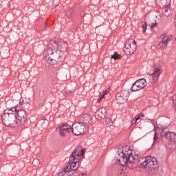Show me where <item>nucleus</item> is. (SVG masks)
I'll return each mask as SVG.
<instances>
[{"label":"nucleus","instance_id":"26","mask_svg":"<svg viewBox=\"0 0 176 176\" xmlns=\"http://www.w3.org/2000/svg\"><path fill=\"white\" fill-rule=\"evenodd\" d=\"M36 163H38V164H41V162H39V160L38 159H34L32 162L33 164H36Z\"/></svg>","mask_w":176,"mask_h":176},{"label":"nucleus","instance_id":"2","mask_svg":"<svg viewBox=\"0 0 176 176\" xmlns=\"http://www.w3.org/2000/svg\"><path fill=\"white\" fill-rule=\"evenodd\" d=\"M118 152L120 153L115 157V160L118 164H120L124 167L127 164L134 163L135 159L138 157L137 155H133V151L130 149L129 146H123L122 150Z\"/></svg>","mask_w":176,"mask_h":176},{"label":"nucleus","instance_id":"11","mask_svg":"<svg viewBox=\"0 0 176 176\" xmlns=\"http://www.w3.org/2000/svg\"><path fill=\"white\" fill-rule=\"evenodd\" d=\"M86 130V123L75 122L72 126V131L74 135H81Z\"/></svg>","mask_w":176,"mask_h":176},{"label":"nucleus","instance_id":"5","mask_svg":"<svg viewBox=\"0 0 176 176\" xmlns=\"http://www.w3.org/2000/svg\"><path fill=\"white\" fill-rule=\"evenodd\" d=\"M140 168H146L153 173L154 171H157L159 168V164H157V160L152 156H147L142 158L140 160Z\"/></svg>","mask_w":176,"mask_h":176},{"label":"nucleus","instance_id":"22","mask_svg":"<svg viewBox=\"0 0 176 176\" xmlns=\"http://www.w3.org/2000/svg\"><path fill=\"white\" fill-rule=\"evenodd\" d=\"M162 8H168L171 5V0H160Z\"/></svg>","mask_w":176,"mask_h":176},{"label":"nucleus","instance_id":"25","mask_svg":"<svg viewBox=\"0 0 176 176\" xmlns=\"http://www.w3.org/2000/svg\"><path fill=\"white\" fill-rule=\"evenodd\" d=\"M144 116H145V115H144V113H140L138 116V117H136V118H138V120H140V119H142V118H144Z\"/></svg>","mask_w":176,"mask_h":176},{"label":"nucleus","instance_id":"20","mask_svg":"<svg viewBox=\"0 0 176 176\" xmlns=\"http://www.w3.org/2000/svg\"><path fill=\"white\" fill-rule=\"evenodd\" d=\"M131 91H140V90H142L141 86H140L136 82H135L132 85V87L131 88Z\"/></svg>","mask_w":176,"mask_h":176},{"label":"nucleus","instance_id":"6","mask_svg":"<svg viewBox=\"0 0 176 176\" xmlns=\"http://www.w3.org/2000/svg\"><path fill=\"white\" fill-rule=\"evenodd\" d=\"M167 130L162 125L159 126L157 129H155V133L154 135V141H157V138L161 137V138H166L168 141H173L175 138V133L170 132L166 131Z\"/></svg>","mask_w":176,"mask_h":176},{"label":"nucleus","instance_id":"27","mask_svg":"<svg viewBox=\"0 0 176 176\" xmlns=\"http://www.w3.org/2000/svg\"><path fill=\"white\" fill-rule=\"evenodd\" d=\"M139 120H138V118L136 117V118H133V120H132V124H135V123H137V121H138Z\"/></svg>","mask_w":176,"mask_h":176},{"label":"nucleus","instance_id":"9","mask_svg":"<svg viewBox=\"0 0 176 176\" xmlns=\"http://www.w3.org/2000/svg\"><path fill=\"white\" fill-rule=\"evenodd\" d=\"M161 74H163V69L159 65H155L153 68V73L150 75V83H156L159 80Z\"/></svg>","mask_w":176,"mask_h":176},{"label":"nucleus","instance_id":"3","mask_svg":"<svg viewBox=\"0 0 176 176\" xmlns=\"http://www.w3.org/2000/svg\"><path fill=\"white\" fill-rule=\"evenodd\" d=\"M1 120L5 126L20 127V120L17 119V108L12 107L4 110Z\"/></svg>","mask_w":176,"mask_h":176},{"label":"nucleus","instance_id":"16","mask_svg":"<svg viewBox=\"0 0 176 176\" xmlns=\"http://www.w3.org/2000/svg\"><path fill=\"white\" fill-rule=\"evenodd\" d=\"M54 46H55V48L57 47L58 49V53H62L63 57H64V52L67 50V47H68V44L65 42H62L59 44V43H57V41L53 42Z\"/></svg>","mask_w":176,"mask_h":176},{"label":"nucleus","instance_id":"28","mask_svg":"<svg viewBox=\"0 0 176 176\" xmlns=\"http://www.w3.org/2000/svg\"><path fill=\"white\" fill-rule=\"evenodd\" d=\"M104 98V95H100V96L98 98V102H101V100Z\"/></svg>","mask_w":176,"mask_h":176},{"label":"nucleus","instance_id":"19","mask_svg":"<svg viewBox=\"0 0 176 176\" xmlns=\"http://www.w3.org/2000/svg\"><path fill=\"white\" fill-rule=\"evenodd\" d=\"M142 89H145L146 86V80L145 78H141L135 81Z\"/></svg>","mask_w":176,"mask_h":176},{"label":"nucleus","instance_id":"30","mask_svg":"<svg viewBox=\"0 0 176 176\" xmlns=\"http://www.w3.org/2000/svg\"><path fill=\"white\" fill-rule=\"evenodd\" d=\"M42 120H46V117H42Z\"/></svg>","mask_w":176,"mask_h":176},{"label":"nucleus","instance_id":"14","mask_svg":"<svg viewBox=\"0 0 176 176\" xmlns=\"http://www.w3.org/2000/svg\"><path fill=\"white\" fill-rule=\"evenodd\" d=\"M56 130H58L60 137H65L68 133L72 131V127L69 124H63L58 127Z\"/></svg>","mask_w":176,"mask_h":176},{"label":"nucleus","instance_id":"29","mask_svg":"<svg viewBox=\"0 0 176 176\" xmlns=\"http://www.w3.org/2000/svg\"><path fill=\"white\" fill-rule=\"evenodd\" d=\"M108 93H109V90L103 91V96H107V94H108Z\"/></svg>","mask_w":176,"mask_h":176},{"label":"nucleus","instance_id":"21","mask_svg":"<svg viewBox=\"0 0 176 176\" xmlns=\"http://www.w3.org/2000/svg\"><path fill=\"white\" fill-rule=\"evenodd\" d=\"M162 12L166 17H168L170 14H171V10H170V7H162Z\"/></svg>","mask_w":176,"mask_h":176},{"label":"nucleus","instance_id":"24","mask_svg":"<svg viewBox=\"0 0 176 176\" xmlns=\"http://www.w3.org/2000/svg\"><path fill=\"white\" fill-rule=\"evenodd\" d=\"M142 28H143V32L146 31V28H148V23H146V21L142 23Z\"/></svg>","mask_w":176,"mask_h":176},{"label":"nucleus","instance_id":"13","mask_svg":"<svg viewBox=\"0 0 176 176\" xmlns=\"http://www.w3.org/2000/svg\"><path fill=\"white\" fill-rule=\"evenodd\" d=\"M15 108H16L17 119L19 120V122H21V126L25 124V122H27V113L24 109H19L18 107H16Z\"/></svg>","mask_w":176,"mask_h":176},{"label":"nucleus","instance_id":"1","mask_svg":"<svg viewBox=\"0 0 176 176\" xmlns=\"http://www.w3.org/2000/svg\"><path fill=\"white\" fill-rule=\"evenodd\" d=\"M86 153V148H82V146H78L70 155L69 163L65 168V172L62 176H71L79 168V160L80 156H84Z\"/></svg>","mask_w":176,"mask_h":176},{"label":"nucleus","instance_id":"10","mask_svg":"<svg viewBox=\"0 0 176 176\" xmlns=\"http://www.w3.org/2000/svg\"><path fill=\"white\" fill-rule=\"evenodd\" d=\"M161 74H163V69L159 65H155L153 68V73L150 75V83H156L159 80Z\"/></svg>","mask_w":176,"mask_h":176},{"label":"nucleus","instance_id":"15","mask_svg":"<svg viewBox=\"0 0 176 176\" xmlns=\"http://www.w3.org/2000/svg\"><path fill=\"white\" fill-rule=\"evenodd\" d=\"M160 39L162 41L159 43V47H167V45H168V42H170L173 37L171 36H166V34H162L160 36Z\"/></svg>","mask_w":176,"mask_h":176},{"label":"nucleus","instance_id":"18","mask_svg":"<svg viewBox=\"0 0 176 176\" xmlns=\"http://www.w3.org/2000/svg\"><path fill=\"white\" fill-rule=\"evenodd\" d=\"M102 123L107 127H110V126H112V120L109 118H105L102 119Z\"/></svg>","mask_w":176,"mask_h":176},{"label":"nucleus","instance_id":"31","mask_svg":"<svg viewBox=\"0 0 176 176\" xmlns=\"http://www.w3.org/2000/svg\"><path fill=\"white\" fill-rule=\"evenodd\" d=\"M20 104L23 105V104H24V102H20Z\"/></svg>","mask_w":176,"mask_h":176},{"label":"nucleus","instance_id":"4","mask_svg":"<svg viewBox=\"0 0 176 176\" xmlns=\"http://www.w3.org/2000/svg\"><path fill=\"white\" fill-rule=\"evenodd\" d=\"M44 60L47 61L50 65H56L57 63H63L65 58L63 56V53H58L56 50V46L54 48L52 47L46 48L43 54Z\"/></svg>","mask_w":176,"mask_h":176},{"label":"nucleus","instance_id":"8","mask_svg":"<svg viewBox=\"0 0 176 176\" xmlns=\"http://www.w3.org/2000/svg\"><path fill=\"white\" fill-rule=\"evenodd\" d=\"M148 16H150L149 20L151 23H149V25L151 26V30H153V28L156 27L157 23L160 21L162 16H160V12L157 11L149 12Z\"/></svg>","mask_w":176,"mask_h":176},{"label":"nucleus","instance_id":"7","mask_svg":"<svg viewBox=\"0 0 176 176\" xmlns=\"http://www.w3.org/2000/svg\"><path fill=\"white\" fill-rule=\"evenodd\" d=\"M137 50V42L133 38L129 39L124 45V52L126 56L134 54V52Z\"/></svg>","mask_w":176,"mask_h":176},{"label":"nucleus","instance_id":"23","mask_svg":"<svg viewBox=\"0 0 176 176\" xmlns=\"http://www.w3.org/2000/svg\"><path fill=\"white\" fill-rule=\"evenodd\" d=\"M111 58H113L114 60H120V58H122V56L115 52L113 55L111 56Z\"/></svg>","mask_w":176,"mask_h":176},{"label":"nucleus","instance_id":"17","mask_svg":"<svg viewBox=\"0 0 176 176\" xmlns=\"http://www.w3.org/2000/svg\"><path fill=\"white\" fill-rule=\"evenodd\" d=\"M107 113V110L105 108L102 107L96 111L95 113V118L98 120H101L105 118V114Z\"/></svg>","mask_w":176,"mask_h":176},{"label":"nucleus","instance_id":"12","mask_svg":"<svg viewBox=\"0 0 176 176\" xmlns=\"http://www.w3.org/2000/svg\"><path fill=\"white\" fill-rule=\"evenodd\" d=\"M129 96H130V92L125 89H122L120 92L117 93L116 100L118 104H124L127 101Z\"/></svg>","mask_w":176,"mask_h":176}]
</instances>
